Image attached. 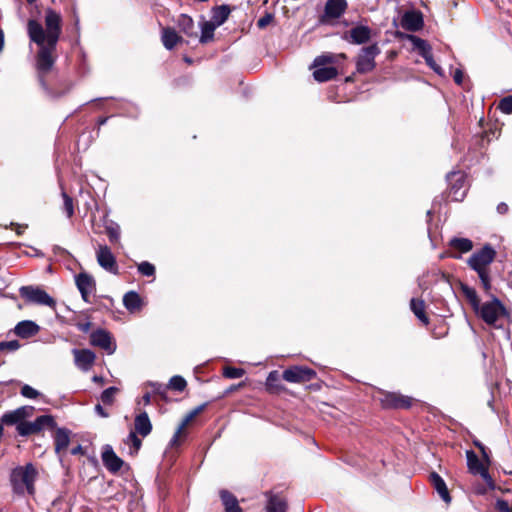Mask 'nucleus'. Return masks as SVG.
Instances as JSON below:
<instances>
[{"instance_id":"nucleus-1","label":"nucleus","mask_w":512,"mask_h":512,"mask_svg":"<svg viewBox=\"0 0 512 512\" xmlns=\"http://www.w3.org/2000/svg\"><path fill=\"white\" fill-rule=\"evenodd\" d=\"M44 22L45 27L34 19H30L27 23V33L30 41L39 46L36 68L43 87L45 86L44 76L55 63L53 53L62 32V17L58 12L47 9Z\"/></svg>"},{"instance_id":"nucleus-2","label":"nucleus","mask_w":512,"mask_h":512,"mask_svg":"<svg viewBox=\"0 0 512 512\" xmlns=\"http://www.w3.org/2000/svg\"><path fill=\"white\" fill-rule=\"evenodd\" d=\"M495 255V250L490 245H485L482 249L473 253L467 260L468 266L478 274L485 291H489L491 288L489 266L493 262Z\"/></svg>"},{"instance_id":"nucleus-3","label":"nucleus","mask_w":512,"mask_h":512,"mask_svg":"<svg viewBox=\"0 0 512 512\" xmlns=\"http://www.w3.org/2000/svg\"><path fill=\"white\" fill-rule=\"evenodd\" d=\"M38 476V471L32 463H27L24 466H17L10 474V482L13 492L18 495H23L27 492L34 495V483Z\"/></svg>"},{"instance_id":"nucleus-4","label":"nucleus","mask_w":512,"mask_h":512,"mask_svg":"<svg viewBox=\"0 0 512 512\" xmlns=\"http://www.w3.org/2000/svg\"><path fill=\"white\" fill-rule=\"evenodd\" d=\"M475 312L486 324L494 326L506 313V309L499 299L493 298L491 301L480 303L479 309Z\"/></svg>"},{"instance_id":"nucleus-5","label":"nucleus","mask_w":512,"mask_h":512,"mask_svg":"<svg viewBox=\"0 0 512 512\" xmlns=\"http://www.w3.org/2000/svg\"><path fill=\"white\" fill-rule=\"evenodd\" d=\"M20 295L27 302L55 308V300L43 289L35 286H23L19 290Z\"/></svg>"},{"instance_id":"nucleus-6","label":"nucleus","mask_w":512,"mask_h":512,"mask_svg":"<svg viewBox=\"0 0 512 512\" xmlns=\"http://www.w3.org/2000/svg\"><path fill=\"white\" fill-rule=\"evenodd\" d=\"M466 458L469 472L474 475H480L488 487L490 489H494V481L488 473L489 464H487L485 461H480L477 454L472 450L466 451Z\"/></svg>"},{"instance_id":"nucleus-7","label":"nucleus","mask_w":512,"mask_h":512,"mask_svg":"<svg viewBox=\"0 0 512 512\" xmlns=\"http://www.w3.org/2000/svg\"><path fill=\"white\" fill-rule=\"evenodd\" d=\"M380 53L377 44H373L361 49L357 61L356 69L359 73H368L375 68V58Z\"/></svg>"},{"instance_id":"nucleus-8","label":"nucleus","mask_w":512,"mask_h":512,"mask_svg":"<svg viewBox=\"0 0 512 512\" xmlns=\"http://www.w3.org/2000/svg\"><path fill=\"white\" fill-rule=\"evenodd\" d=\"M316 376V372L308 367L293 366L286 369L282 377L285 381L290 383H301L310 381Z\"/></svg>"},{"instance_id":"nucleus-9","label":"nucleus","mask_w":512,"mask_h":512,"mask_svg":"<svg viewBox=\"0 0 512 512\" xmlns=\"http://www.w3.org/2000/svg\"><path fill=\"white\" fill-rule=\"evenodd\" d=\"M90 343L99 347L108 354H113L116 350V344L113 342L111 334L104 329H97L90 335Z\"/></svg>"},{"instance_id":"nucleus-10","label":"nucleus","mask_w":512,"mask_h":512,"mask_svg":"<svg viewBox=\"0 0 512 512\" xmlns=\"http://www.w3.org/2000/svg\"><path fill=\"white\" fill-rule=\"evenodd\" d=\"M34 408L32 406H22L15 410L8 411L1 416V425H16L23 423L26 418L32 416Z\"/></svg>"},{"instance_id":"nucleus-11","label":"nucleus","mask_w":512,"mask_h":512,"mask_svg":"<svg viewBox=\"0 0 512 512\" xmlns=\"http://www.w3.org/2000/svg\"><path fill=\"white\" fill-rule=\"evenodd\" d=\"M451 183L449 195L454 201H462L466 195L465 178L461 172H451L447 176Z\"/></svg>"},{"instance_id":"nucleus-12","label":"nucleus","mask_w":512,"mask_h":512,"mask_svg":"<svg viewBox=\"0 0 512 512\" xmlns=\"http://www.w3.org/2000/svg\"><path fill=\"white\" fill-rule=\"evenodd\" d=\"M380 402L385 408H408L411 405V398L398 393L389 392L382 394Z\"/></svg>"},{"instance_id":"nucleus-13","label":"nucleus","mask_w":512,"mask_h":512,"mask_svg":"<svg viewBox=\"0 0 512 512\" xmlns=\"http://www.w3.org/2000/svg\"><path fill=\"white\" fill-rule=\"evenodd\" d=\"M102 461L106 469L113 474L117 473L124 465V461L116 455L110 445L103 448Z\"/></svg>"},{"instance_id":"nucleus-14","label":"nucleus","mask_w":512,"mask_h":512,"mask_svg":"<svg viewBox=\"0 0 512 512\" xmlns=\"http://www.w3.org/2000/svg\"><path fill=\"white\" fill-rule=\"evenodd\" d=\"M75 365L82 371H88L93 366L96 355L89 349H73Z\"/></svg>"},{"instance_id":"nucleus-15","label":"nucleus","mask_w":512,"mask_h":512,"mask_svg":"<svg viewBox=\"0 0 512 512\" xmlns=\"http://www.w3.org/2000/svg\"><path fill=\"white\" fill-rule=\"evenodd\" d=\"M97 261L106 271L117 273L115 257L107 246H100L97 250Z\"/></svg>"},{"instance_id":"nucleus-16","label":"nucleus","mask_w":512,"mask_h":512,"mask_svg":"<svg viewBox=\"0 0 512 512\" xmlns=\"http://www.w3.org/2000/svg\"><path fill=\"white\" fill-rule=\"evenodd\" d=\"M75 281L83 300L85 302H89V296L95 290L94 279L86 273H80L79 275L76 276Z\"/></svg>"},{"instance_id":"nucleus-17","label":"nucleus","mask_w":512,"mask_h":512,"mask_svg":"<svg viewBox=\"0 0 512 512\" xmlns=\"http://www.w3.org/2000/svg\"><path fill=\"white\" fill-rule=\"evenodd\" d=\"M401 24L408 31H418L423 27L422 14L417 11H408L403 15Z\"/></svg>"},{"instance_id":"nucleus-18","label":"nucleus","mask_w":512,"mask_h":512,"mask_svg":"<svg viewBox=\"0 0 512 512\" xmlns=\"http://www.w3.org/2000/svg\"><path fill=\"white\" fill-rule=\"evenodd\" d=\"M429 480L433 488L439 494L440 498L448 505L451 502V496L447 485L443 478L436 472H432L429 476Z\"/></svg>"},{"instance_id":"nucleus-19","label":"nucleus","mask_w":512,"mask_h":512,"mask_svg":"<svg viewBox=\"0 0 512 512\" xmlns=\"http://www.w3.org/2000/svg\"><path fill=\"white\" fill-rule=\"evenodd\" d=\"M55 452L61 459V455L69 446L70 431L65 428H58L54 435Z\"/></svg>"},{"instance_id":"nucleus-20","label":"nucleus","mask_w":512,"mask_h":512,"mask_svg":"<svg viewBox=\"0 0 512 512\" xmlns=\"http://www.w3.org/2000/svg\"><path fill=\"white\" fill-rule=\"evenodd\" d=\"M448 245L459 252V254H451L454 259H460L461 254L468 253L473 249V242L468 238L453 237L449 240Z\"/></svg>"},{"instance_id":"nucleus-21","label":"nucleus","mask_w":512,"mask_h":512,"mask_svg":"<svg viewBox=\"0 0 512 512\" xmlns=\"http://www.w3.org/2000/svg\"><path fill=\"white\" fill-rule=\"evenodd\" d=\"M346 0H328L325 5V14L329 18L337 19L345 12Z\"/></svg>"},{"instance_id":"nucleus-22","label":"nucleus","mask_w":512,"mask_h":512,"mask_svg":"<svg viewBox=\"0 0 512 512\" xmlns=\"http://www.w3.org/2000/svg\"><path fill=\"white\" fill-rule=\"evenodd\" d=\"M39 331V326L30 320H24L19 322L14 329L16 335L21 338H29Z\"/></svg>"},{"instance_id":"nucleus-23","label":"nucleus","mask_w":512,"mask_h":512,"mask_svg":"<svg viewBox=\"0 0 512 512\" xmlns=\"http://www.w3.org/2000/svg\"><path fill=\"white\" fill-rule=\"evenodd\" d=\"M135 432L140 434L142 437H146L152 430V424L146 412L140 413L135 418Z\"/></svg>"},{"instance_id":"nucleus-24","label":"nucleus","mask_w":512,"mask_h":512,"mask_svg":"<svg viewBox=\"0 0 512 512\" xmlns=\"http://www.w3.org/2000/svg\"><path fill=\"white\" fill-rule=\"evenodd\" d=\"M220 498L225 512H243L237 498L227 490L220 491Z\"/></svg>"},{"instance_id":"nucleus-25","label":"nucleus","mask_w":512,"mask_h":512,"mask_svg":"<svg viewBox=\"0 0 512 512\" xmlns=\"http://www.w3.org/2000/svg\"><path fill=\"white\" fill-rule=\"evenodd\" d=\"M370 29L366 26H357L349 31V41L354 44H362L369 40Z\"/></svg>"},{"instance_id":"nucleus-26","label":"nucleus","mask_w":512,"mask_h":512,"mask_svg":"<svg viewBox=\"0 0 512 512\" xmlns=\"http://www.w3.org/2000/svg\"><path fill=\"white\" fill-rule=\"evenodd\" d=\"M161 39L164 47L168 50L173 49L182 41V37H180L174 29L169 27L162 29Z\"/></svg>"},{"instance_id":"nucleus-27","label":"nucleus","mask_w":512,"mask_h":512,"mask_svg":"<svg viewBox=\"0 0 512 512\" xmlns=\"http://www.w3.org/2000/svg\"><path fill=\"white\" fill-rule=\"evenodd\" d=\"M177 24L181 31L188 37H197V31L195 29L194 21L193 19L186 15L181 14L178 17Z\"/></svg>"},{"instance_id":"nucleus-28","label":"nucleus","mask_w":512,"mask_h":512,"mask_svg":"<svg viewBox=\"0 0 512 512\" xmlns=\"http://www.w3.org/2000/svg\"><path fill=\"white\" fill-rule=\"evenodd\" d=\"M286 509L287 503L284 498L272 493L268 494L267 512H285Z\"/></svg>"},{"instance_id":"nucleus-29","label":"nucleus","mask_w":512,"mask_h":512,"mask_svg":"<svg viewBox=\"0 0 512 512\" xmlns=\"http://www.w3.org/2000/svg\"><path fill=\"white\" fill-rule=\"evenodd\" d=\"M123 304L128 311L136 312L141 309L142 300L138 293L129 291L123 297Z\"/></svg>"},{"instance_id":"nucleus-30","label":"nucleus","mask_w":512,"mask_h":512,"mask_svg":"<svg viewBox=\"0 0 512 512\" xmlns=\"http://www.w3.org/2000/svg\"><path fill=\"white\" fill-rule=\"evenodd\" d=\"M410 308L415 316L424 324L428 325L429 319L425 314V302L423 300L412 298Z\"/></svg>"},{"instance_id":"nucleus-31","label":"nucleus","mask_w":512,"mask_h":512,"mask_svg":"<svg viewBox=\"0 0 512 512\" xmlns=\"http://www.w3.org/2000/svg\"><path fill=\"white\" fill-rule=\"evenodd\" d=\"M313 77L318 82L329 81L337 76V69L334 67H316Z\"/></svg>"},{"instance_id":"nucleus-32","label":"nucleus","mask_w":512,"mask_h":512,"mask_svg":"<svg viewBox=\"0 0 512 512\" xmlns=\"http://www.w3.org/2000/svg\"><path fill=\"white\" fill-rule=\"evenodd\" d=\"M460 289L465 296V298L468 300L470 305L472 306L473 310H478L480 305V299L477 295V292L474 288L468 286L467 284H460Z\"/></svg>"},{"instance_id":"nucleus-33","label":"nucleus","mask_w":512,"mask_h":512,"mask_svg":"<svg viewBox=\"0 0 512 512\" xmlns=\"http://www.w3.org/2000/svg\"><path fill=\"white\" fill-rule=\"evenodd\" d=\"M409 38L413 44L414 49H416L424 59L432 55L431 46L427 41L414 35H411Z\"/></svg>"},{"instance_id":"nucleus-34","label":"nucleus","mask_w":512,"mask_h":512,"mask_svg":"<svg viewBox=\"0 0 512 512\" xmlns=\"http://www.w3.org/2000/svg\"><path fill=\"white\" fill-rule=\"evenodd\" d=\"M230 9L227 5H222L216 7L213 10V15L211 19V23L215 24L217 27L222 25L229 17Z\"/></svg>"},{"instance_id":"nucleus-35","label":"nucleus","mask_w":512,"mask_h":512,"mask_svg":"<svg viewBox=\"0 0 512 512\" xmlns=\"http://www.w3.org/2000/svg\"><path fill=\"white\" fill-rule=\"evenodd\" d=\"M217 26L210 21H204L200 25L201 35L199 38L200 43L205 44L214 38V31Z\"/></svg>"},{"instance_id":"nucleus-36","label":"nucleus","mask_w":512,"mask_h":512,"mask_svg":"<svg viewBox=\"0 0 512 512\" xmlns=\"http://www.w3.org/2000/svg\"><path fill=\"white\" fill-rule=\"evenodd\" d=\"M124 443L129 446V454L131 455L136 454L142 445L141 439H139L136 432L133 431L128 434Z\"/></svg>"},{"instance_id":"nucleus-37","label":"nucleus","mask_w":512,"mask_h":512,"mask_svg":"<svg viewBox=\"0 0 512 512\" xmlns=\"http://www.w3.org/2000/svg\"><path fill=\"white\" fill-rule=\"evenodd\" d=\"M33 422L38 432H41L45 428H53L56 425L55 420L51 415H41Z\"/></svg>"},{"instance_id":"nucleus-38","label":"nucleus","mask_w":512,"mask_h":512,"mask_svg":"<svg viewBox=\"0 0 512 512\" xmlns=\"http://www.w3.org/2000/svg\"><path fill=\"white\" fill-rule=\"evenodd\" d=\"M17 432H18L19 435L24 436V437H27V436L39 433L37 431L36 426H35L33 421L32 422H28V421H25V420L23 421V423H19L18 424Z\"/></svg>"},{"instance_id":"nucleus-39","label":"nucleus","mask_w":512,"mask_h":512,"mask_svg":"<svg viewBox=\"0 0 512 512\" xmlns=\"http://www.w3.org/2000/svg\"><path fill=\"white\" fill-rule=\"evenodd\" d=\"M186 386H187L186 380L182 376H179V375L173 376L170 379L169 384H168V388L175 390V391H179V392H182L186 388Z\"/></svg>"},{"instance_id":"nucleus-40","label":"nucleus","mask_w":512,"mask_h":512,"mask_svg":"<svg viewBox=\"0 0 512 512\" xmlns=\"http://www.w3.org/2000/svg\"><path fill=\"white\" fill-rule=\"evenodd\" d=\"M196 416L190 411L185 418L183 419L182 423L179 425L178 429L176 430L172 440L171 444L175 445L178 441V438L180 434L182 433L183 429L195 418Z\"/></svg>"},{"instance_id":"nucleus-41","label":"nucleus","mask_w":512,"mask_h":512,"mask_svg":"<svg viewBox=\"0 0 512 512\" xmlns=\"http://www.w3.org/2000/svg\"><path fill=\"white\" fill-rule=\"evenodd\" d=\"M106 232L108 234L109 240L112 243H118L120 239V227L116 223H110L106 226Z\"/></svg>"},{"instance_id":"nucleus-42","label":"nucleus","mask_w":512,"mask_h":512,"mask_svg":"<svg viewBox=\"0 0 512 512\" xmlns=\"http://www.w3.org/2000/svg\"><path fill=\"white\" fill-rule=\"evenodd\" d=\"M117 392L118 388L116 387H109L105 389L100 396L102 403H104L105 405H112L114 402V397Z\"/></svg>"},{"instance_id":"nucleus-43","label":"nucleus","mask_w":512,"mask_h":512,"mask_svg":"<svg viewBox=\"0 0 512 512\" xmlns=\"http://www.w3.org/2000/svg\"><path fill=\"white\" fill-rule=\"evenodd\" d=\"M245 374V371L241 368L236 367H226L223 371V375L229 379H238L241 378Z\"/></svg>"},{"instance_id":"nucleus-44","label":"nucleus","mask_w":512,"mask_h":512,"mask_svg":"<svg viewBox=\"0 0 512 512\" xmlns=\"http://www.w3.org/2000/svg\"><path fill=\"white\" fill-rule=\"evenodd\" d=\"M62 197L64 200V211L68 218L72 217L74 214V207H73V200L72 198L66 193L62 192Z\"/></svg>"},{"instance_id":"nucleus-45","label":"nucleus","mask_w":512,"mask_h":512,"mask_svg":"<svg viewBox=\"0 0 512 512\" xmlns=\"http://www.w3.org/2000/svg\"><path fill=\"white\" fill-rule=\"evenodd\" d=\"M333 62H334L333 54H323L314 59L313 67H320V66H324L326 64H330Z\"/></svg>"},{"instance_id":"nucleus-46","label":"nucleus","mask_w":512,"mask_h":512,"mask_svg":"<svg viewBox=\"0 0 512 512\" xmlns=\"http://www.w3.org/2000/svg\"><path fill=\"white\" fill-rule=\"evenodd\" d=\"M138 271L144 276H153L155 267L151 263L144 261L138 265Z\"/></svg>"},{"instance_id":"nucleus-47","label":"nucleus","mask_w":512,"mask_h":512,"mask_svg":"<svg viewBox=\"0 0 512 512\" xmlns=\"http://www.w3.org/2000/svg\"><path fill=\"white\" fill-rule=\"evenodd\" d=\"M279 381H280L279 373L277 371H271L268 374V377L266 379V385L269 388H276V389H278L280 387L279 386Z\"/></svg>"},{"instance_id":"nucleus-48","label":"nucleus","mask_w":512,"mask_h":512,"mask_svg":"<svg viewBox=\"0 0 512 512\" xmlns=\"http://www.w3.org/2000/svg\"><path fill=\"white\" fill-rule=\"evenodd\" d=\"M498 108L505 114H511L512 113V96H507V97L503 98L500 101Z\"/></svg>"},{"instance_id":"nucleus-49","label":"nucleus","mask_w":512,"mask_h":512,"mask_svg":"<svg viewBox=\"0 0 512 512\" xmlns=\"http://www.w3.org/2000/svg\"><path fill=\"white\" fill-rule=\"evenodd\" d=\"M21 395L28 399H35L39 396V392L33 387L25 384L21 388Z\"/></svg>"},{"instance_id":"nucleus-50","label":"nucleus","mask_w":512,"mask_h":512,"mask_svg":"<svg viewBox=\"0 0 512 512\" xmlns=\"http://www.w3.org/2000/svg\"><path fill=\"white\" fill-rule=\"evenodd\" d=\"M495 508L498 512H512V503L503 499H498L495 504Z\"/></svg>"},{"instance_id":"nucleus-51","label":"nucleus","mask_w":512,"mask_h":512,"mask_svg":"<svg viewBox=\"0 0 512 512\" xmlns=\"http://www.w3.org/2000/svg\"><path fill=\"white\" fill-rule=\"evenodd\" d=\"M20 347L17 340L0 342V352L3 350L15 351Z\"/></svg>"},{"instance_id":"nucleus-52","label":"nucleus","mask_w":512,"mask_h":512,"mask_svg":"<svg viewBox=\"0 0 512 512\" xmlns=\"http://www.w3.org/2000/svg\"><path fill=\"white\" fill-rule=\"evenodd\" d=\"M274 19V16L271 14V13H266L264 16H262L258 21H257V26L260 28V29H264L265 27H267L270 23H272Z\"/></svg>"},{"instance_id":"nucleus-53","label":"nucleus","mask_w":512,"mask_h":512,"mask_svg":"<svg viewBox=\"0 0 512 512\" xmlns=\"http://www.w3.org/2000/svg\"><path fill=\"white\" fill-rule=\"evenodd\" d=\"M474 445L481 451L483 461L487 462V464H490V459L486 447L479 441H474Z\"/></svg>"},{"instance_id":"nucleus-54","label":"nucleus","mask_w":512,"mask_h":512,"mask_svg":"<svg viewBox=\"0 0 512 512\" xmlns=\"http://www.w3.org/2000/svg\"><path fill=\"white\" fill-rule=\"evenodd\" d=\"M148 385L152 388L154 393H157V394L165 393L166 387L160 383L150 382V383H148Z\"/></svg>"},{"instance_id":"nucleus-55","label":"nucleus","mask_w":512,"mask_h":512,"mask_svg":"<svg viewBox=\"0 0 512 512\" xmlns=\"http://www.w3.org/2000/svg\"><path fill=\"white\" fill-rule=\"evenodd\" d=\"M453 78H454L455 83L460 85L462 83V81H463V73H462V71L457 69L454 72Z\"/></svg>"},{"instance_id":"nucleus-56","label":"nucleus","mask_w":512,"mask_h":512,"mask_svg":"<svg viewBox=\"0 0 512 512\" xmlns=\"http://www.w3.org/2000/svg\"><path fill=\"white\" fill-rule=\"evenodd\" d=\"M95 411H96V413H97L99 416H101V417H103V418H106V417H108V416H109V414L104 410V408H103L100 404H97V405L95 406Z\"/></svg>"},{"instance_id":"nucleus-57","label":"nucleus","mask_w":512,"mask_h":512,"mask_svg":"<svg viewBox=\"0 0 512 512\" xmlns=\"http://www.w3.org/2000/svg\"><path fill=\"white\" fill-rule=\"evenodd\" d=\"M77 327L82 332H88L91 328V323L89 321L84 323H78Z\"/></svg>"},{"instance_id":"nucleus-58","label":"nucleus","mask_w":512,"mask_h":512,"mask_svg":"<svg viewBox=\"0 0 512 512\" xmlns=\"http://www.w3.org/2000/svg\"><path fill=\"white\" fill-rule=\"evenodd\" d=\"M497 211L499 214H505L508 211V205L504 202H501L497 206Z\"/></svg>"},{"instance_id":"nucleus-59","label":"nucleus","mask_w":512,"mask_h":512,"mask_svg":"<svg viewBox=\"0 0 512 512\" xmlns=\"http://www.w3.org/2000/svg\"><path fill=\"white\" fill-rule=\"evenodd\" d=\"M205 406H206L205 404L199 405V406L195 407L193 410H191V412L195 416H197L199 413H201L204 410Z\"/></svg>"},{"instance_id":"nucleus-60","label":"nucleus","mask_w":512,"mask_h":512,"mask_svg":"<svg viewBox=\"0 0 512 512\" xmlns=\"http://www.w3.org/2000/svg\"><path fill=\"white\" fill-rule=\"evenodd\" d=\"M430 68L438 75L443 74L442 68L437 63H435V65H432Z\"/></svg>"},{"instance_id":"nucleus-61","label":"nucleus","mask_w":512,"mask_h":512,"mask_svg":"<svg viewBox=\"0 0 512 512\" xmlns=\"http://www.w3.org/2000/svg\"><path fill=\"white\" fill-rule=\"evenodd\" d=\"M79 453H82V446L81 445H77L76 447L71 449V454L76 455V454H79Z\"/></svg>"},{"instance_id":"nucleus-62","label":"nucleus","mask_w":512,"mask_h":512,"mask_svg":"<svg viewBox=\"0 0 512 512\" xmlns=\"http://www.w3.org/2000/svg\"><path fill=\"white\" fill-rule=\"evenodd\" d=\"M425 62H426V64H427L429 67H431L432 65H435V63H436V62L434 61V59H433V55H431V56H429V57H426V58H425Z\"/></svg>"},{"instance_id":"nucleus-63","label":"nucleus","mask_w":512,"mask_h":512,"mask_svg":"<svg viewBox=\"0 0 512 512\" xmlns=\"http://www.w3.org/2000/svg\"><path fill=\"white\" fill-rule=\"evenodd\" d=\"M143 402L146 405L150 404V402H151V395H150V393H145L143 395Z\"/></svg>"},{"instance_id":"nucleus-64","label":"nucleus","mask_w":512,"mask_h":512,"mask_svg":"<svg viewBox=\"0 0 512 512\" xmlns=\"http://www.w3.org/2000/svg\"><path fill=\"white\" fill-rule=\"evenodd\" d=\"M4 47V33L2 30H0V52L3 50Z\"/></svg>"}]
</instances>
